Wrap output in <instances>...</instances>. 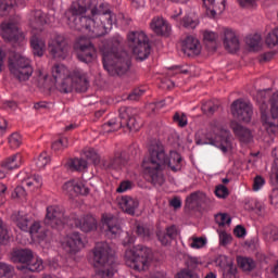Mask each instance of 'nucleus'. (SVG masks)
Returning <instances> with one entry per match:
<instances>
[{
  "instance_id": "f257e3e1",
  "label": "nucleus",
  "mask_w": 278,
  "mask_h": 278,
  "mask_svg": "<svg viewBox=\"0 0 278 278\" xmlns=\"http://www.w3.org/2000/svg\"><path fill=\"white\" fill-rule=\"evenodd\" d=\"M116 16L108 4L99 0H77L67 12V24L72 29H86L91 38H101L112 29Z\"/></svg>"
},
{
  "instance_id": "f03ea898",
  "label": "nucleus",
  "mask_w": 278,
  "mask_h": 278,
  "mask_svg": "<svg viewBox=\"0 0 278 278\" xmlns=\"http://www.w3.org/2000/svg\"><path fill=\"white\" fill-rule=\"evenodd\" d=\"M149 153L150 156L142 162V168L144 175L149 177L154 186H162L164 184V174H162L164 166H168L174 173L181 170V154L177 151H170L169 155H166L164 146L160 141L151 142Z\"/></svg>"
},
{
  "instance_id": "7ed1b4c3",
  "label": "nucleus",
  "mask_w": 278,
  "mask_h": 278,
  "mask_svg": "<svg viewBox=\"0 0 278 278\" xmlns=\"http://www.w3.org/2000/svg\"><path fill=\"white\" fill-rule=\"evenodd\" d=\"M121 42H123V39L119 37H113L112 39L108 40L105 45L100 47V51L102 52L103 67L109 75H111V77H121L125 75L131 66L129 54H127L125 51L118 52Z\"/></svg>"
},
{
  "instance_id": "20e7f679",
  "label": "nucleus",
  "mask_w": 278,
  "mask_h": 278,
  "mask_svg": "<svg viewBox=\"0 0 278 278\" xmlns=\"http://www.w3.org/2000/svg\"><path fill=\"white\" fill-rule=\"evenodd\" d=\"M92 265L98 268L97 275L102 278H112L116 273V258L108 242H98L92 249Z\"/></svg>"
},
{
  "instance_id": "39448f33",
  "label": "nucleus",
  "mask_w": 278,
  "mask_h": 278,
  "mask_svg": "<svg viewBox=\"0 0 278 278\" xmlns=\"http://www.w3.org/2000/svg\"><path fill=\"white\" fill-rule=\"evenodd\" d=\"M266 91L257 93V103L261 112V121L266 125L268 134H277L278 131V91L269 99L270 114L268 117V104L266 103Z\"/></svg>"
},
{
  "instance_id": "423d86ee",
  "label": "nucleus",
  "mask_w": 278,
  "mask_h": 278,
  "mask_svg": "<svg viewBox=\"0 0 278 278\" xmlns=\"http://www.w3.org/2000/svg\"><path fill=\"white\" fill-rule=\"evenodd\" d=\"M124 260L128 268L142 273L151 264V250L144 245H136L132 249L126 250Z\"/></svg>"
},
{
  "instance_id": "0eeeda50",
  "label": "nucleus",
  "mask_w": 278,
  "mask_h": 278,
  "mask_svg": "<svg viewBox=\"0 0 278 278\" xmlns=\"http://www.w3.org/2000/svg\"><path fill=\"white\" fill-rule=\"evenodd\" d=\"M130 113V109H119L121 122H118V119L116 118L110 119L102 125V132L112 134L113 131H118V129H121V127H124V125H126L128 131H139L140 127H142V122H140V117L129 116Z\"/></svg>"
},
{
  "instance_id": "6e6552de",
  "label": "nucleus",
  "mask_w": 278,
  "mask_h": 278,
  "mask_svg": "<svg viewBox=\"0 0 278 278\" xmlns=\"http://www.w3.org/2000/svg\"><path fill=\"white\" fill-rule=\"evenodd\" d=\"M128 47L131 49L137 60H147L151 55V45L149 43V37L142 30H134L127 35Z\"/></svg>"
},
{
  "instance_id": "1a4fd4ad",
  "label": "nucleus",
  "mask_w": 278,
  "mask_h": 278,
  "mask_svg": "<svg viewBox=\"0 0 278 278\" xmlns=\"http://www.w3.org/2000/svg\"><path fill=\"white\" fill-rule=\"evenodd\" d=\"M9 71L18 81H27L34 75L31 61L21 54H15L9 59Z\"/></svg>"
},
{
  "instance_id": "9d476101",
  "label": "nucleus",
  "mask_w": 278,
  "mask_h": 278,
  "mask_svg": "<svg viewBox=\"0 0 278 278\" xmlns=\"http://www.w3.org/2000/svg\"><path fill=\"white\" fill-rule=\"evenodd\" d=\"M0 36L5 42H11L15 47L25 45V33L18 28V24L12 22H4L0 25Z\"/></svg>"
},
{
  "instance_id": "9b49d317",
  "label": "nucleus",
  "mask_w": 278,
  "mask_h": 278,
  "mask_svg": "<svg viewBox=\"0 0 278 278\" xmlns=\"http://www.w3.org/2000/svg\"><path fill=\"white\" fill-rule=\"evenodd\" d=\"M48 51L53 60H66L71 53V46L64 35H54L48 41Z\"/></svg>"
},
{
  "instance_id": "f8f14e48",
  "label": "nucleus",
  "mask_w": 278,
  "mask_h": 278,
  "mask_svg": "<svg viewBox=\"0 0 278 278\" xmlns=\"http://www.w3.org/2000/svg\"><path fill=\"white\" fill-rule=\"evenodd\" d=\"M74 49L79 62H84L85 64L94 62V59L97 58V48H94V45L88 38L79 37L74 45Z\"/></svg>"
},
{
  "instance_id": "ddd939ff",
  "label": "nucleus",
  "mask_w": 278,
  "mask_h": 278,
  "mask_svg": "<svg viewBox=\"0 0 278 278\" xmlns=\"http://www.w3.org/2000/svg\"><path fill=\"white\" fill-rule=\"evenodd\" d=\"M70 225L80 229L84 233H90V231H97V218L91 214L78 215L72 213L70 215Z\"/></svg>"
},
{
  "instance_id": "4468645a",
  "label": "nucleus",
  "mask_w": 278,
  "mask_h": 278,
  "mask_svg": "<svg viewBox=\"0 0 278 278\" xmlns=\"http://www.w3.org/2000/svg\"><path fill=\"white\" fill-rule=\"evenodd\" d=\"M231 114L241 123H251L253 117V104L243 99L235 100L231 104Z\"/></svg>"
},
{
  "instance_id": "2eb2a0df",
  "label": "nucleus",
  "mask_w": 278,
  "mask_h": 278,
  "mask_svg": "<svg viewBox=\"0 0 278 278\" xmlns=\"http://www.w3.org/2000/svg\"><path fill=\"white\" fill-rule=\"evenodd\" d=\"M61 245L62 249H64V251L71 255L79 253V251L86 247L84 240L81 239V233L79 232H73L65 236L61 241Z\"/></svg>"
},
{
  "instance_id": "dca6fc26",
  "label": "nucleus",
  "mask_w": 278,
  "mask_h": 278,
  "mask_svg": "<svg viewBox=\"0 0 278 278\" xmlns=\"http://www.w3.org/2000/svg\"><path fill=\"white\" fill-rule=\"evenodd\" d=\"M63 192L68 194L70 197H87L90 194V189L86 186V184L81 179H72L66 181L63 187Z\"/></svg>"
},
{
  "instance_id": "f3484780",
  "label": "nucleus",
  "mask_w": 278,
  "mask_h": 278,
  "mask_svg": "<svg viewBox=\"0 0 278 278\" xmlns=\"http://www.w3.org/2000/svg\"><path fill=\"white\" fill-rule=\"evenodd\" d=\"M46 225H49L50 227H60L66 223V219H64V211L59 205H50L47 207L46 218H45Z\"/></svg>"
},
{
  "instance_id": "a211bd4d",
  "label": "nucleus",
  "mask_w": 278,
  "mask_h": 278,
  "mask_svg": "<svg viewBox=\"0 0 278 278\" xmlns=\"http://www.w3.org/2000/svg\"><path fill=\"white\" fill-rule=\"evenodd\" d=\"M117 205L124 214H128V216H136V211L140 207V202L136 198H131L130 195H123L117 200Z\"/></svg>"
},
{
  "instance_id": "6ab92c4d",
  "label": "nucleus",
  "mask_w": 278,
  "mask_h": 278,
  "mask_svg": "<svg viewBox=\"0 0 278 278\" xmlns=\"http://www.w3.org/2000/svg\"><path fill=\"white\" fill-rule=\"evenodd\" d=\"M70 78L72 79V85L76 92H86L88 90V75L81 70H74L70 74Z\"/></svg>"
},
{
  "instance_id": "aec40b11",
  "label": "nucleus",
  "mask_w": 278,
  "mask_h": 278,
  "mask_svg": "<svg viewBox=\"0 0 278 278\" xmlns=\"http://www.w3.org/2000/svg\"><path fill=\"white\" fill-rule=\"evenodd\" d=\"M103 227L106 228V236L109 238H118L121 236V225L118 224V218L113 215L104 214L102 216Z\"/></svg>"
},
{
  "instance_id": "412c9836",
  "label": "nucleus",
  "mask_w": 278,
  "mask_h": 278,
  "mask_svg": "<svg viewBox=\"0 0 278 278\" xmlns=\"http://www.w3.org/2000/svg\"><path fill=\"white\" fill-rule=\"evenodd\" d=\"M182 51L188 58L201 55V42L193 36H187L182 41Z\"/></svg>"
},
{
  "instance_id": "4be33fe9",
  "label": "nucleus",
  "mask_w": 278,
  "mask_h": 278,
  "mask_svg": "<svg viewBox=\"0 0 278 278\" xmlns=\"http://www.w3.org/2000/svg\"><path fill=\"white\" fill-rule=\"evenodd\" d=\"M100 166L103 170H121L125 166V159L121 153H116L114 156L102 159Z\"/></svg>"
},
{
  "instance_id": "5701e85b",
  "label": "nucleus",
  "mask_w": 278,
  "mask_h": 278,
  "mask_svg": "<svg viewBox=\"0 0 278 278\" xmlns=\"http://www.w3.org/2000/svg\"><path fill=\"white\" fill-rule=\"evenodd\" d=\"M224 47L228 53H236V51L240 50V39L229 28L224 29Z\"/></svg>"
},
{
  "instance_id": "b1692460",
  "label": "nucleus",
  "mask_w": 278,
  "mask_h": 278,
  "mask_svg": "<svg viewBox=\"0 0 278 278\" xmlns=\"http://www.w3.org/2000/svg\"><path fill=\"white\" fill-rule=\"evenodd\" d=\"M150 29H152L156 36H169L170 24H168V22L163 17L155 16L151 20Z\"/></svg>"
},
{
  "instance_id": "393cba45",
  "label": "nucleus",
  "mask_w": 278,
  "mask_h": 278,
  "mask_svg": "<svg viewBox=\"0 0 278 278\" xmlns=\"http://www.w3.org/2000/svg\"><path fill=\"white\" fill-rule=\"evenodd\" d=\"M225 3L226 0H203V5L206 10V14L212 18L225 12Z\"/></svg>"
},
{
  "instance_id": "a878e982",
  "label": "nucleus",
  "mask_w": 278,
  "mask_h": 278,
  "mask_svg": "<svg viewBox=\"0 0 278 278\" xmlns=\"http://www.w3.org/2000/svg\"><path fill=\"white\" fill-rule=\"evenodd\" d=\"M28 21L33 29H37V31H42V27L47 25V15H45L40 10H35L30 12Z\"/></svg>"
},
{
  "instance_id": "bb28decb",
  "label": "nucleus",
  "mask_w": 278,
  "mask_h": 278,
  "mask_svg": "<svg viewBox=\"0 0 278 278\" xmlns=\"http://www.w3.org/2000/svg\"><path fill=\"white\" fill-rule=\"evenodd\" d=\"M11 220L21 229V231H29V225H31V218L21 212L13 213Z\"/></svg>"
},
{
  "instance_id": "cd10ccee",
  "label": "nucleus",
  "mask_w": 278,
  "mask_h": 278,
  "mask_svg": "<svg viewBox=\"0 0 278 278\" xmlns=\"http://www.w3.org/2000/svg\"><path fill=\"white\" fill-rule=\"evenodd\" d=\"M30 47L34 55H37V58H42V55H45V51L47 50V42L42 38L33 36L30 39Z\"/></svg>"
},
{
  "instance_id": "c85d7f7f",
  "label": "nucleus",
  "mask_w": 278,
  "mask_h": 278,
  "mask_svg": "<svg viewBox=\"0 0 278 278\" xmlns=\"http://www.w3.org/2000/svg\"><path fill=\"white\" fill-rule=\"evenodd\" d=\"M34 260V252L31 250H17L13 253V261L20 264H26V266Z\"/></svg>"
},
{
  "instance_id": "c756f323",
  "label": "nucleus",
  "mask_w": 278,
  "mask_h": 278,
  "mask_svg": "<svg viewBox=\"0 0 278 278\" xmlns=\"http://www.w3.org/2000/svg\"><path fill=\"white\" fill-rule=\"evenodd\" d=\"M21 164H23V156L21 154H13L3 161L1 166L7 170H14V168H20Z\"/></svg>"
},
{
  "instance_id": "7c9ffc66",
  "label": "nucleus",
  "mask_w": 278,
  "mask_h": 278,
  "mask_svg": "<svg viewBox=\"0 0 278 278\" xmlns=\"http://www.w3.org/2000/svg\"><path fill=\"white\" fill-rule=\"evenodd\" d=\"M197 144H212L213 147H217L223 153H227V151H231L233 149V144H231V140H211V141H202L198 140Z\"/></svg>"
},
{
  "instance_id": "2f4dec72",
  "label": "nucleus",
  "mask_w": 278,
  "mask_h": 278,
  "mask_svg": "<svg viewBox=\"0 0 278 278\" xmlns=\"http://www.w3.org/2000/svg\"><path fill=\"white\" fill-rule=\"evenodd\" d=\"M80 155L81 157H85V160L92 162L94 166H97L98 164H101V156L99 155L97 150H94V148L85 147L81 150Z\"/></svg>"
},
{
  "instance_id": "473e14b6",
  "label": "nucleus",
  "mask_w": 278,
  "mask_h": 278,
  "mask_svg": "<svg viewBox=\"0 0 278 278\" xmlns=\"http://www.w3.org/2000/svg\"><path fill=\"white\" fill-rule=\"evenodd\" d=\"M207 195L204 192L195 191L187 197L186 203L187 205H201L202 203H206Z\"/></svg>"
},
{
  "instance_id": "72a5a7b5",
  "label": "nucleus",
  "mask_w": 278,
  "mask_h": 278,
  "mask_svg": "<svg viewBox=\"0 0 278 278\" xmlns=\"http://www.w3.org/2000/svg\"><path fill=\"white\" fill-rule=\"evenodd\" d=\"M28 231L31 238H37V240H45V238H47V232L45 231V229H42V226H40L38 222L31 223L30 220Z\"/></svg>"
},
{
  "instance_id": "f704fd0d",
  "label": "nucleus",
  "mask_w": 278,
  "mask_h": 278,
  "mask_svg": "<svg viewBox=\"0 0 278 278\" xmlns=\"http://www.w3.org/2000/svg\"><path fill=\"white\" fill-rule=\"evenodd\" d=\"M68 167L71 170H76L77 173H84L88 168V161L83 157H75L68 161Z\"/></svg>"
},
{
  "instance_id": "c9c22d12",
  "label": "nucleus",
  "mask_w": 278,
  "mask_h": 278,
  "mask_svg": "<svg viewBox=\"0 0 278 278\" xmlns=\"http://www.w3.org/2000/svg\"><path fill=\"white\" fill-rule=\"evenodd\" d=\"M52 77L58 81V79H66L67 77H71V73L64 64H56L52 67Z\"/></svg>"
},
{
  "instance_id": "e433bc0d",
  "label": "nucleus",
  "mask_w": 278,
  "mask_h": 278,
  "mask_svg": "<svg viewBox=\"0 0 278 278\" xmlns=\"http://www.w3.org/2000/svg\"><path fill=\"white\" fill-rule=\"evenodd\" d=\"M45 269V265L42 264V258L35 257L28 262L26 265V270H30V273H40V270Z\"/></svg>"
},
{
  "instance_id": "4c0bfd02",
  "label": "nucleus",
  "mask_w": 278,
  "mask_h": 278,
  "mask_svg": "<svg viewBox=\"0 0 278 278\" xmlns=\"http://www.w3.org/2000/svg\"><path fill=\"white\" fill-rule=\"evenodd\" d=\"M15 0H0V16H8L14 9Z\"/></svg>"
},
{
  "instance_id": "58836bf2",
  "label": "nucleus",
  "mask_w": 278,
  "mask_h": 278,
  "mask_svg": "<svg viewBox=\"0 0 278 278\" xmlns=\"http://www.w3.org/2000/svg\"><path fill=\"white\" fill-rule=\"evenodd\" d=\"M232 129L238 138H243V140H251L253 138V135H251V130L244 128L242 125L237 124L236 126H233Z\"/></svg>"
},
{
  "instance_id": "ea45409f",
  "label": "nucleus",
  "mask_w": 278,
  "mask_h": 278,
  "mask_svg": "<svg viewBox=\"0 0 278 278\" xmlns=\"http://www.w3.org/2000/svg\"><path fill=\"white\" fill-rule=\"evenodd\" d=\"M61 80L62 83L58 86V90L60 92L68 94V92H73V90H75V88L73 87V80L71 79V76H67V78Z\"/></svg>"
},
{
  "instance_id": "a19ab883",
  "label": "nucleus",
  "mask_w": 278,
  "mask_h": 278,
  "mask_svg": "<svg viewBox=\"0 0 278 278\" xmlns=\"http://www.w3.org/2000/svg\"><path fill=\"white\" fill-rule=\"evenodd\" d=\"M215 140H229L231 138V132L224 127H215L213 129Z\"/></svg>"
},
{
  "instance_id": "79ce46f5",
  "label": "nucleus",
  "mask_w": 278,
  "mask_h": 278,
  "mask_svg": "<svg viewBox=\"0 0 278 278\" xmlns=\"http://www.w3.org/2000/svg\"><path fill=\"white\" fill-rule=\"evenodd\" d=\"M218 103H215L214 101L210 100L202 104V112L203 114H206V116H212L214 112L218 111Z\"/></svg>"
},
{
  "instance_id": "37998d69",
  "label": "nucleus",
  "mask_w": 278,
  "mask_h": 278,
  "mask_svg": "<svg viewBox=\"0 0 278 278\" xmlns=\"http://www.w3.org/2000/svg\"><path fill=\"white\" fill-rule=\"evenodd\" d=\"M238 265L240 266V268H242V270L250 271L255 268V261L249 257H239Z\"/></svg>"
},
{
  "instance_id": "c03bdc74",
  "label": "nucleus",
  "mask_w": 278,
  "mask_h": 278,
  "mask_svg": "<svg viewBox=\"0 0 278 278\" xmlns=\"http://www.w3.org/2000/svg\"><path fill=\"white\" fill-rule=\"evenodd\" d=\"M245 42L252 51H260V43L262 42V37L260 35L250 36L247 38Z\"/></svg>"
},
{
  "instance_id": "a18cd8bd",
  "label": "nucleus",
  "mask_w": 278,
  "mask_h": 278,
  "mask_svg": "<svg viewBox=\"0 0 278 278\" xmlns=\"http://www.w3.org/2000/svg\"><path fill=\"white\" fill-rule=\"evenodd\" d=\"M264 233L267 240H271V242H277L278 240V228L275 226H269L264 228Z\"/></svg>"
},
{
  "instance_id": "49530a36",
  "label": "nucleus",
  "mask_w": 278,
  "mask_h": 278,
  "mask_svg": "<svg viewBox=\"0 0 278 278\" xmlns=\"http://www.w3.org/2000/svg\"><path fill=\"white\" fill-rule=\"evenodd\" d=\"M267 47L273 48L278 45V28H275L271 33H269L265 39Z\"/></svg>"
},
{
  "instance_id": "de8ad7c7",
  "label": "nucleus",
  "mask_w": 278,
  "mask_h": 278,
  "mask_svg": "<svg viewBox=\"0 0 278 278\" xmlns=\"http://www.w3.org/2000/svg\"><path fill=\"white\" fill-rule=\"evenodd\" d=\"M49 162H51V157H49V154H47V152H43L38 156L36 161V166L37 168H39V170H42V168H45V166H47Z\"/></svg>"
},
{
  "instance_id": "09e8293b",
  "label": "nucleus",
  "mask_w": 278,
  "mask_h": 278,
  "mask_svg": "<svg viewBox=\"0 0 278 278\" xmlns=\"http://www.w3.org/2000/svg\"><path fill=\"white\" fill-rule=\"evenodd\" d=\"M264 186H266V179H264V177L260 175L255 176L252 186L253 192H260V190L263 189Z\"/></svg>"
},
{
  "instance_id": "8fccbe9b",
  "label": "nucleus",
  "mask_w": 278,
  "mask_h": 278,
  "mask_svg": "<svg viewBox=\"0 0 278 278\" xmlns=\"http://www.w3.org/2000/svg\"><path fill=\"white\" fill-rule=\"evenodd\" d=\"M237 275H238V269L236 268L233 263L223 269L224 278H238Z\"/></svg>"
},
{
  "instance_id": "3c124183",
  "label": "nucleus",
  "mask_w": 278,
  "mask_h": 278,
  "mask_svg": "<svg viewBox=\"0 0 278 278\" xmlns=\"http://www.w3.org/2000/svg\"><path fill=\"white\" fill-rule=\"evenodd\" d=\"M14 274V267L5 264V263H0V277H12Z\"/></svg>"
},
{
  "instance_id": "603ef678",
  "label": "nucleus",
  "mask_w": 278,
  "mask_h": 278,
  "mask_svg": "<svg viewBox=\"0 0 278 278\" xmlns=\"http://www.w3.org/2000/svg\"><path fill=\"white\" fill-rule=\"evenodd\" d=\"M216 264L224 270L227 268V266H231L233 264V261L231 258H228L227 255H219L216 258Z\"/></svg>"
},
{
  "instance_id": "864d4df0",
  "label": "nucleus",
  "mask_w": 278,
  "mask_h": 278,
  "mask_svg": "<svg viewBox=\"0 0 278 278\" xmlns=\"http://www.w3.org/2000/svg\"><path fill=\"white\" fill-rule=\"evenodd\" d=\"M51 149L53 151H64V149H68V140H54L51 143Z\"/></svg>"
},
{
  "instance_id": "5fc2aeb1",
  "label": "nucleus",
  "mask_w": 278,
  "mask_h": 278,
  "mask_svg": "<svg viewBox=\"0 0 278 278\" xmlns=\"http://www.w3.org/2000/svg\"><path fill=\"white\" fill-rule=\"evenodd\" d=\"M174 123H177L178 127H186L188 125V117L184 113L176 112L174 114Z\"/></svg>"
},
{
  "instance_id": "6e6d98bb",
  "label": "nucleus",
  "mask_w": 278,
  "mask_h": 278,
  "mask_svg": "<svg viewBox=\"0 0 278 278\" xmlns=\"http://www.w3.org/2000/svg\"><path fill=\"white\" fill-rule=\"evenodd\" d=\"M216 220L220 227H225V225H231V216L227 213H220L216 216Z\"/></svg>"
},
{
  "instance_id": "4d7b16f0",
  "label": "nucleus",
  "mask_w": 278,
  "mask_h": 278,
  "mask_svg": "<svg viewBox=\"0 0 278 278\" xmlns=\"http://www.w3.org/2000/svg\"><path fill=\"white\" fill-rule=\"evenodd\" d=\"M180 25H182V27H185L186 29H194L197 25H199V23L192 20V17L190 16H185L181 20Z\"/></svg>"
},
{
  "instance_id": "13d9d810",
  "label": "nucleus",
  "mask_w": 278,
  "mask_h": 278,
  "mask_svg": "<svg viewBox=\"0 0 278 278\" xmlns=\"http://www.w3.org/2000/svg\"><path fill=\"white\" fill-rule=\"evenodd\" d=\"M156 236L159 238V241L161 242V244H163V247H166L167 244H170V240H173L168 233L166 232V230H159L156 232Z\"/></svg>"
},
{
  "instance_id": "bf43d9fd",
  "label": "nucleus",
  "mask_w": 278,
  "mask_h": 278,
  "mask_svg": "<svg viewBox=\"0 0 278 278\" xmlns=\"http://www.w3.org/2000/svg\"><path fill=\"white\" fill-rule=\"evenodd\" d=\"M204 42L216 45V40H218V35L214 31L206 30L203 34Z\"/></svg>"
},
{
  "instance_id": "052dcab7",
  "label": "nucleus",
  "mask_w": 278,
  "mask_h": 278,
  "mask_svg": "<svg viewBox=\"0 0 278 278\" xmlns=\"http://www.w3.org/2000/svg\"><path fill=\"white\" fill-rule=\"evenodd\" d=\"M132 189H134V181L124 180L117 187L116 192L123 193V192H127L128 190H132Z\"/></svg>"
},
{
  "instance_id": "680f3d73",
  "label": "nucleus",
  "mask_w": 278,
  "mask_h": 278,
  "mask_svg": "<svg viewBox=\"0 0 278 278\" xmlns=\"http://www.w3.org/2000/svg\"><path fill=\"white\" fill-rule=\"evenodd\" d=\"M232 240H233V238L227 231L219 232V244L222 247H227V244H231Z\"/></svg>"
},
{
  "instance_id": "e2e57ef3",
  "label": "nucleus",
  "mask_w": 278,
  "mask_h": 278,
  "mask_svg": "<svg viewBox=\"0 0 278 278\" xmlns=\"http://www.w3.org/2000/svg\"><path fill=\"white\" fill-rule=\"evenodd\" d=\"M215 194L218 199H227L229 197V189L224 185H219L215 189Z\"/></svg>"
},
{
  "instance_id": "0e129e2a",
  "label": "nucleus",
  "mask_w": 278,
  "mask_h": 278,
  "mask_svg": "<svg viewBox=\"0 0 278 278\" xmlns=\"http://www.w3.org/2000/svg\"><path fill=\"white\" fill-rule=\"evenodd\" d=\"M10 240L8 229L3 227V220L0 219V244H7Z\"/></svg>"
},
{
  "instance_id": "69168bd1",
  "label": "nucleus",
  "mask_w": 278,
  "mask_h": 278,
  "mask_svg": "<svg viewBox=\"0 0 278 278\" xmlns=\"http://www.w3.org/2000/svg\"><path fill=\"white\" fill-rule=\"evenodd\" d=\"M207 244V241L204 238H193L190 243L191 249H203V247Z\"/></svg>"
},
{
  "instance_id": "338daca9",
  "label": "nucleus",
  "mask_w": 278,
  "mask_h": 278,
  "mask_svg": "<svg viewBox=\"0 0 278 278\" xmlns=\"http://www.w3.org/2000/svg\"><path fill=\"white\" fill-rule=\"evenodd\" d=\"M177 278H199V275L194 274L189 269H182L177 274Z\"/></svg>"
},
{
  "instance_id": "774afa93",
  "label": "nucleus",
  "mask_w": 278,
  "mask_h": 278,
  "mask_svg": "<svg viewBox=\"0 0 278 278\" xmlns=\"http://www.w3.org/2000/svg\"><path fill=\"white\" fill-rule=\"evenodd\" d=\"M144 94V90L142 89H135L129 96H128V100L129 101H138V99H140V97Z\"/></svg>"
}]
</instances>
